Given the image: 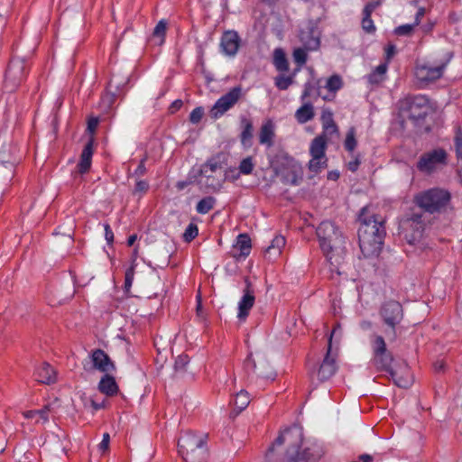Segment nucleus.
<instances>
[{
    "label": "nucleus",
    "mask_w": 462,
    "mask_h": 462,
    "mask_svg": "<svg viewBox=\"0 0 462 462\" xmlns=\"http://www.w3.org/2000/svg\"><path fill=\"white\" fill-rule=\"evenodd\" d=\"M367 79H368L369 83H371V84H379L383 79L382 77H378V75L375 74L374 72H372L371 74H369Z\"/></svg>",
    "instance_id": "62"
},
{
    "label": "nucleus",
    "mask_w": 462,
    "mask_h": 462,
    "mask_svg": "<svg viewBox=\"0 0 462 462\" xmlns=\"http://www.w3.org/2000/svg\"><path fill=\"white\" fill-rule=\"evenodd\" d=\"M326 143L324 136L315 137L310 147V152L312 159L309 162L310 171L318 173L321 169L327 167V158L325 156Z\"/></svg>",
    "instance_id": "11"
},
{
    "label": "nucleus",
    "mask_w": 462,
    "mask_h": 462,
    "mask_svg": "<svg viewBox=\"0 0 462 462\" xmlns=\"http://www.w3.org/2000/svg\"><path fill=\"white\" fill-rule=\"evenodd\" d=\"M137 248H134L132 254V264L131 266L126 270L125 272V291L126 293H129L130 288L132 286L134 274V267H135V261L137 258Z\"/></svg>",
    "instance_id": "35"
},
{
    "label": "nucleus",
    "mask_w": 462,
    "mask_h": 462,
    "mask_svg": "<svg viewBox=\"0 0 462 462\" xmlns=\"http://www.w3.org/2000/svg\"><path fill=\"white\" fill-rule=\"evenodd\" d=\"M388 374L398 387L408 388L412 383V377L405 361L394 364V367Z\"/></svg>",
    "instance_id": "16"
},
{
    "label": "nucleus",
    "mask_w": 462,
    "mask_h": 462,
    "mask_svg": "<svg viewBox=\"0 0 462 462\" xmlns=\"http://www.w3.org/2000/svg\"><path fill=\"white\" fill-rule=\"evenodd\" d=\"M447 164V152L443 149H435L423 153L418 162L417 168L420 171L430 173L439 165Z\"/></svg>",
    "instance_id": "13"
},
{
    "label": "nucleus",
    "mask_w": 462,
    "mask_h": 462,
    "mask_svg": "<svg viewBox=\"0 0 462 462\" xmlns=\"http://www.w3.org/2000/svg\"><path fill=\"white\" fill-rule=\"evenodd\" d=\"M386 69H387V65L386 64H380L379 66H377L375 68V69L373 72L377 74L378 77H382L383 79V75L385 74Z\"/></svg>",
    "instance_id": "64"
},
{
    "label": "nucleus",
    "mask_w": 462,
    "mask_h": 462,
    "mask_svg": "<svg viewBox=\"0 0 462 462\" xmlns=\"http://www.w3.org/2000/svg\"><path fill=\"white\" fill-rule=\"evenodd\" d=\"M51 411L50 405H45L42 409L38 410L37 415L43 422H47L49 420V412Z\"/></svg>",
    "instance_id": "56"
},
{
    "label": "nucleus",
    "mask_w": 462,
    "mask_h": 462,
    "mask_svg": "<svg viewBox=\"0 0 462 462\" xmlns=\"http://www.w3.org/2000/svg\"><path fill=\"white\" fill-rule=\"evenodd\" d=\"M241 124L243 125V131L240 135L241 143L243 145H247L253 137V124L245 117L241 118Z\"/></svg>",
    "instance_id": "36"
},
{
    "label": "nucleus",
    "mask_w": 462,
    "mask_h": 462,
    "mask_svg": "<svg viewBox=\"0 0 462 462\" xmlns=\"http://www.w3.org/2000/svg\"><path fill=\"white\" fill-rule=\"evenodd\" d=\"M300 443H293L287 448L284 462H319L326 453L323 445L319 442L310 443L300 452Z\"/></svg>",
    "instance_id": "5"
},
{
    "label": "nucleus",
    "mask_w": 462,
    "mask_h": 462,
    "mask_svg": "<svg viewBox=\"0 0 462 462\" xmlns=\"http://www.w3.org/2000/svg\"><path fill=\"white\" fill-rule=\"evenodd\" d=\"M239 42L240 39L236 32H226L223 34L220 42L222 51L228 56L236 55L239 48Z\"/></svg>",
    "instance_id": "23"
},
{
    "label": "nucleus",
    "mask_w": 462,
    "mask_h": 462,
    "mask_svg": "<svg viewBox=\"0 0 462 462\" xmlns=\"http://www.w3.org/2000/svg\"><path fill=\"white\" fill-rule=\"evenodd\" d=\"M285 441H290L291 446L293 443L301 442L302 441V431L299 428L287 429L284 432L279 435L273 445L268 448L266 457H269L270 455L273 452L275 446H282Z\"/></svg>",
    "instance_id": "22"
},
{
    "label": "nucleus",
    "mask_w": 462,
    "mask_h": 462,
    "mask_svg": "<svg viewBox=\"0 0 462 462\" xmlns=\"http://www.w3.org/2000/svg\"><path fill=\"white\" fill-rule=\"evenodd\" d=\"M25 63L23 60L13 59L5 72V87L12 92L14 91L24 79Z\"/></svg>",
    "instance_id": "14"
},
{
    "label": "nucleus",
    "mask_w": 462,
    "mask_h": 462,
    "mask_svg": "<svg viewBox=\"0 0 462 462\" xmlns=\"http://www.w3.org/2000/svg\"><path fill=\"white\" fill-rule=\"evenodd\" d=\"M254 167L253 158L248 156L241 161L238 169L240 173L248 175L252 173Z\"/></svg>",
    "instance_id": "44"
},
{
    "label": "nucleus",
    "mask_w": 462,
    "mask_h": 462,
    "mask_svg": "<svg viewBox=\"0 0 462 462\" xmlns=\"http://www.w3.org/2000/svg\"><path fill=\"white\" fill-rule=\"evenodd\" d=\"M366 212L367 208H364L359 214L358 240L365 257H371L380 254L385 231L383 219L374 214L366 216Z\"/></svg>",
    "instance_id": "1"
},
{
    "label": "nucleus",
    "mask_w": 462,
    "mask_h": 462,
    "mask_svg": "<svg viewBox=\"0 0 462 462\" xmlns=\"http://www.w3.org/2000/svg\"><path fill=\"white\" fill-rule=\"evenodd\" d=\"M215 203V198L210 196L206 197L198 202L196 207L197 212L199 214H207L214 208Z\"/></svg>",
    "instance_id": "38"
},
{
    "label": "nucleus",
    "mask_w": 462,
    "mask_h": 462,
    "mask_svg": "<svg viewBox=\"0 0 462 462\" xmlns=\"http://www.w3.org/2000/svg\"><path fill=\"white\" fill-rule=\"evenodd\" d=\"M214 174V172L199 174L202 178L199 183L209 190L217 191L221 188L223 180L216 177Z\"/></svg>",
    "instance_id": "31"
},
{
    "label": "nucleus",
    "mask_w": 462,
    "mask_h": 462,
    "mask_svg": "<svg viewBox=\"0 0 462 462\" xmlns=\"http://www.w3.org/2000/svg\"><path fill=\"white\" fill-rule=\"evenodd\" d=\"M331 349L330 344H328L326 356L318 370V377L320 382L328 380L337 369L336 358L331 355Z\"/></svg>",
    "instance_id": "20"
},
{
    "label": "nucleus",
    "mask_w": 462,
    "mask_h": 462,
    "mask_svg": "<svg viewBox=\"0 0 462 462\" xmlns=\"http://www.w3.org/2000/svg\"><path fill=\"white\" fill-rule=\"evenodd\" d=\"M98 122H99V120L97 117H91L88 121L87 130H88V132H89L91 134L92 136H93L94 133L96 132V129L98 125Z\"/></svg>",
    "instance_id": "55"
},
{
    "label": "nucleus",
    "mask_w": 462,
    "mask_h": 462,
    "mask_svg": "<svg viewBox=\"0 0 462 462\" xmlns=\"http://www.w3.org/2000/svg\"><path fill=\"white\" fill-rule=\"evenodd\" d=\"M252 248L251 238L247 234H240L233 246L232 256L237 260L249 255Z\"/></svg>",
    "instance_id": "24"
},
{
    "label": "nucleus",
    "mask_w": 462,
    "mask_h": 462,
    "mask_svg": "<svg viewBox=\"0 0 462 462\" xmlns=\"http://www.w3.org/2000/svg\"><path fill=\"white\" fill-rule=\"evenodd\" d=\"M183 105V102L182 100L180 99H176L175 101H173L171 103V105L169 107V110L171 114L175 113L176 111H178Z\"/></svg>",
    "instance_id": "61"
},
{
    "label": "nucleus",
    "mask_w": 462,
    "mask_h": 462,
    "mask_svg": "<svg viewBox=\"0 0 462 462\" xmlns=\"http://www.w3.org/2000/svg\"><path fill=\"white\" fill-rule=\"evenodd\" d=\"M166 29L167 23L164 20H161L153 29L151 41H154L157 45H162L164 42Z\"/></svg>",
    "instance_id": "33"
},
{
    "label": "nucleus",
    "mask_w": 462,
    "mask_h": 462,
    "mask_svg": "<svg viewBox=\"0 0 462 462\" xmlns=\"http://www.w3.org/2000/svg\"><path fill=\"white\" fill-rule=\"evenodd\" d=\"M449 57H451V55ZM449 59L450 58H448L442 64L434 66V67L429 66L426 64L418 65L416 67V70H415L416 78L420 81H423V82H430V81H434L436 79H439V78H441V76L443 74V70H444L447 63L448 62Z\"/></svg>",
    "instance_id": "17"
},
{
    "label": "nucleus",
    "mask_w": 462,
    "mask_h": 462,
    "mask_svg": "<svg viewBox=\"0 0 462 462\" xmlns=\"http://www.w3.org/2000/svg\"><path fill=\"white\" fill-rule=\"evenodd\" d=\"M144 163V159H142L140 161L138 168L135 170V171L132 174V178L135 180V189L134 192H142L144 189V182L141 179L142 175L144 172V170L143 169Z\"/></svg>",
    "instance_id": "37"
},
{
    "label": "nucleus",
    "mask_w": 462,
    "mask_h": 462,
    "mask_svg": "<svg viewBox=\"0 0 462 462\" xmlns=\"http://www.w3.org/2000/svg\"><path fill=\"white\" fill-rule=\"evenodd\" d=\"M16 161L11 144H4L0 150V190H3L14 175Z\"/></svg>",
    "instance_id": "8"
},
{
    "label": "nucleus",
    "mask_w": 462,
    "mask_h": 462,
    "mask_svg": "<svg viewBox=\"0 0 462 462\" xmlns=\"http://www.w3.org/2000/svg\"><path fill=\"white\" fill-rule=\"evenodd\" d=\"M416 25L414 23L411 24H402L400 26H397L393 32L397 36H411L413 33L414 28Z\"/></svg>",
    "instance_id": "45"
},
{
    "label": "nucleus",
    "mask_w": 462,
    "mask_h": 462,
    "mask_svg": "<svg viewBox=\"0 0 462 462\" xmlns=\"http://www.w3.org/2000/svg\"><path fill=\"white\" fill-rule=\"evenodd\" d=\"M198 234H199V229H198L197 225L190 223L187 226V228L183 234V238L186 242H190L198 236Z\"/></svg>",
    "instance_id": "47"
},
{
    "label": "nucleus",
    "mask_w": 462,
    "mask_h": 462,
    "mask_svg": "<svg viewBox=\"0 0 462 462\" xmlns=\"http://www.w3.org/2000/svg\"><path fill=\"white\" fill-rule=\"evenodd\" d=\"M306 49L298 48L293 51V58L295 62L301 67L307 61V52Z\"/></svg>",
    "instance_id": "48"
},
{
    "label": "nucleus",
    "mask_w": 462,
    "mask_h": 462,
    "mask_svg": "<svg viewBox=\"0 0 462 462\" xmlns=\"http://www.w3.org/2000/svg\"><path fill=\"white\" fill-rule=\"evenodd\" d=\"M244 366L246 371L251 370L261 378L273 381L276 377V373L263 355H258L257 359L254 360L252 358V354H249L245 360Z\"/></svg>",
    "instance_id": "12"
},
{
    "label": "nucleus",
    "mask_w": 462,
    "mask_h": 462,
    "mask_svg": "<svg viewBox=\"0 0 462 462\" xmlns=\"http://www.w3.org/2000/svg\"><path fill=\"white\" fill-rule=\"evenodd\" d=\"M372 365L378 371L390 372L393 367V356L387 350L385 341L382 336H377L373 342Z\"/></svg>",
    "instance_id": "7"
},
{
    "label": "nucleus",
    "mask_w": 462,
    "mask_h": 462,
    "mask_svg": "<svg viewBox=\"0 0 462 462\" xmlns=\"http://www.w3.org/2000/svg\"><path fill=\"white\" fill-rule=\"evenodd\" d=\"M397 107L402 128H404L405 120L409 119L417 128L418 133L422 134L430 131V126H424L425 119L430 110V101L426 96L406 97L398 101Z\"/></svg>",
    "instance_id": "3"
},
{
    "label": "nucleus",
    "mask_w": 462,
    "mask_h": 462,
    "mask_svg": "<svg viewBox=\"0 0 462 462\" xmlns=\"http://www.w3.org/2000/svg\"><path fill=\"white\" fill-rule=\"evenodd\" d=\"M287 162L288 167L281 171L282 181L285 185H298L302 180L301 169L291 158H288Z\"/></svg>",
    "instance_id": "21"
},
{
    "label": "nucleus",
    "mask_w": 462,
    "mask_h": 462,
    "mask_svg": "<svg viewBox=\"0 0 462 462\" xmlns=\"http://www.w3.org/2000/svg\"><path fill=\"white\" fill-rule=\"evenodd\" d=\"M93 369L101 373H109L116 370V365L108 355L102 349H95L90 355Z\"/></svg>",
    "instance_id": "19"
},
{
    "label": "nucleus",
    "mask_w": 462,
    "mask_h": 462,
    "mask_svg": "<svg viewBox=\"0 0 462 462\" xmlns=\"http://www.w3.org/2000/svg\"><path fill=\"white\" fill-rule=\"evenodd\" d=\"M109 441H110V436L108 433H105L103 435L102 441L99 443V448L103 451H106L108 449L109 447Z\"/></svg>",
    "instance_id": "60"
},
{
    "label": "nucleus",
    "mask_w": 462,
    "mask_h": 462,
    "mask_svg": "<svg viewBox=\"0 0 462 462\" xmlns=\"http://www.w3.org/2000/svg\"><path fill=\"white\" fill-rule=\"evenodd\" d=\"M292 84V78L288 76H279L275 79V85L281 90L287 89Z\"/></svg>",
    "instance_id": "49"
},
{
    "label": "nucleus",
    "mask_w": 462,
    "mask_h": 462,
    "mask_svg": "<svg viewBox=\"0 0 462 462\" xmlns=\"http://www.w3.org/2000/svg\"><path fill=\"white\" fill-rule=\"evenodd\" d=\"M380 5H381V0L370 2L367 5H365V6L363 9V11H365L366 13L368 12V14H372V13L374 11V9L376 7H378Z\"/></svg>",
    "instance_id": "58"
},
{
    "label": "nucleus",
    "mask_w": 462,
    "mask_h": 462,
    "mask_svg": "<svg viewBox=\"0 0 462 462\" xmlns=\"http://www.w3.org/2000/svg\"><path fill=\"white\" fill-rule=\"evenodd\" d=\"M36 380L42 383L51 384L56 381L55 371L48 363H42L35 372Z\"/></svg>",
    "instance_id": "29"
},
{
    "label": "nucleus",
    "mask_w": 462,
    "mask_h": 462,
    "mask_svg": "<svg viewBox=\"0 0 462 462\" xmlns=\"http://www.w3.org/2000/svg\"><path fill=\"white\" fill-rule=\"evenodd\" d=\"M242 95L243 88L241 86L231 88L226 94L217 100L210 110L211 117L217 119L222 116L238 102Z\"/></svg>",
    "instance_id": "10"
},
{
    "label": "nucleus",
    "mask_w": 462,
    "mask_h": 462,
    "mask_svg": "<svg viewBox=\"0 0 462 462\" xmlns=\"http://www.w3.org/2000/svg\"><path fill=\"white\" fill-rule=\"evenodd\" d=\"M297 121L300 124L307 123L314 117L313 106L310 103L301 106L295 113Z\"/></svg>",
    "instance_id": "32"
},
{
    "label": "nucleus",
    "mask_w": 462,
    "mask_h": 462,
    "mask_svg": "<svg viewBox=\"0 0 462 462\" xmlns=\"http://www.w3.org/2000/svg\"><path fill=\"white\" fill-rule=\"evenodd\" d=\"M337 133L338 128L336 123H333L331 125H323V133L319 136H324L325 140L327 141L328 136L331 137L333 134H337Z\"/></svg>",
    "instance_id": "51"
},
{
    "label": "nucleus",
    "mask_w": 462,
    "mask_h": 462,
    "mask_svg": "<svg viewBox=\"0 0 462 462\" xmlns=\"http://www.w3.org/2000/svg\"><path fill=\"white\" fill-rule=\"evenodd\" d=\"M357 145V141L356 139V130L354 127L348 129L346 136V140L344 143L345 149L347 152H352Z\"/></svg>",
    "instance_id": "41"
},
{
    "label": "nucleus",
    "mask_w": 462,
    "mask_h": 462,
    "mask_svg": "<svg viewBox=\"0 0 462 462\" xmlns=\"http://www.w3.org/2000/svg\"><path fill=\"white\" fill-rule=\"evenodd\" d=\"M204 115V109L201 106L194 108L189 115V121L192 124H198Z\"/></svg>",
    "instance_id": "52"
},
{
    "label": "nucleus",
    "mask_w": 462,
    "mask_h": 462,
    "mask_svg": "<svg viewBox=\"0 0 462 462\" xmlns=\"http://www.w3.org/2000/svg\"><path fill=\"white\" fill-rule=\"evenodd\" d=\"M380 315L390 328L393 337H395V328L403 319V309L400 302L389 300L383 303L380 309Z\"/></svg>",
    "instance_id": "9"
},
{
    "label": "nucleus",
    "mask_w": 462,
    "mask_h": 462,
    "mask_svg": "<svg viewBox=\"0 0 462 462\" xmlns=\"http://www.w3.org/2000/svg\"><path fill=\"white\" fill-rule=\"evenodd\" d=\"M359 165L360 160L358 157H356L354 161L348 162L347 168L349 171L355 172L356 171H357Z\"/></svg>",
    "instance_id": "63"
},
{
    "label": "nucleus",
    "mask_w": 462,
    "mask_h": 462,
    "mask_svg": "<svg viewBox=\"0 0 462 462\" xmlns=\"http://www.w3.org/2000/svg\"><path fill=\"white\" fill-rule=\"evenodd\" d=\"M189 358L186 355H180L177 357L174 364V369L176 372H184L186 365L189 364Z\"/></svg>",
    "instance_id": "50"
},
{
    "label": "nucleus",
    "mask_w": 462,
    "mask_h": 462,
    "mask_svg": "<svg viewBox=\"0 0 462 462\" xmlns=\"http://www.w3.org/2000/svg\"><path fill=\"white\" fill-rule=\"evenodd\" d=\"M205 439L202 437H197L192 432H186L179 439L178 448L180 455L184 460H188L187 456L189 452H194L203 447Z\"/></svg>",
    "instance_id": "15"
},
{
    "label": "nucleus",
    "mask_w": 462,
    "mask_h": 462,
    "mask_svg": "<svg viewBox=\"0 0 462 462\" xmlns=\"http://www.w3.org/2000/svg\"><path fill=\"white\" fill-rule=\"evenodd\" d=\"M98 390L100 393L107 396H113L116 394L118 392V385L115 377L110 375L108 373H106L98 383Z\"/></svg>",
    "instance_id": "28"
},
{
    "label": "nucleus",
    "mask_w": 462,
    "mask_h": 462,
    "mask_svg": "<svg viewBox=\"0 0 462 462\" xmlns=\"http://www.w3.org/2000/svg\"><path fill=\"white\" fill-rule=\"evenodd\" d=\"M250 399L249 394L246 391L241 390L235 398V406L237 409V412L244 411L249 404Z\"/></svg>",
    "instance_id": "39"
},
{
    "label": "nucleus",
    "mask_w": 462,
    "mask_h": 462,
    "mask_svg": "<svg viewBox=\"0 0 462 462\" xmlns=\"http://www.w3.org/2000/svg\"><path fill=\"white\" fill-rule=\"evenodd\" d=\"M300 40L308 51H315L320 45L319 37L316 29L312 26L308 27L307 30L300 31Z\"/></svg>",
    "instance_id": "26"
},
{
    "label": "nucleus",
    "mask_w": 462,
    "mask_h": 462,
    "mask_svg": "<svg viewBox=\"0 0 462 462\" xmlns=\"http://www.w3.org/2000/svg\"><path fill=\"white\" fill-rule=\"evenodd\" d=\"M400 226L406 242L409 245H415L420 241L425 228L422 214L419 212L406 214L402 219Z\"/></svg>",
    "instance_id": "6"
},
{
    "label": "nucleus",
    "mask_w": 462,
    "mask_h": 462,
    "mask_svg": "<svg viewBox=\"0 0 462 462\" xmlns=\"http://www.w3.org/2000/svg\"><path fill=\"white\" fill-rule=\"evenodd\" d=\"M342 85L343 82L341 77L338 75H332L327 80L326 88L331 92H336L342 88Z\"/></svg>",
    "instance_id": "42"
},
{
    "label": "nucleus",
    "mask_w": 462,
    "mask_h": 462,
    "mask_svg": "<svg viewBox=\"0 0 462 462\" xmlns=\"http://www.w3.org/2000/svg\"><path fill=\"white\" fill-rule=\"evenodd\" d=\"M321 121L323 125L335 123L333 119V113L328 109H324L321 114Z\"/></svg>",
    "instance_id": "54"
},
{
    "label": "nucleus",
    "mask_w": 462,
    "mask_h": 462,
    "mask_svg": "<svg viewBox=\"0 0 462 462\" xmlns=\"http://www.w3.org/2000/svg\"><path fill=\"white\" fill-rule=\"evenodd\" d=\"M154 346L156 347L158 352V356L156 357L155 362L157 365H160V367H162L163 363L166 360V356H162V351H165L166 347L162 348L161 346H158L157 339L154 340Z\"/></svg>",
    "instance_id": "53"
},
{
    "label": "nucleus",
    "mask_w": 462,
    "mask_h": 462,
    "mask_svg": "<svg viewBox=\"0 0 462 462\" xmlns=\"http://www.w3.org/2000/svg\"><path fill=\"white\" fill-rule=\"evenodd\" d=\"M93 143L94 137H90L88 142L85 144L84 149L80 155V161L78 164L79 171L83 174L88 171L91 166V159L93 155Z\"/></svg>",
    "instance_id": "27"
},
{
    "label": "nucleus",
    "mask_w": 462,
    "mask_h": 462,
    "mask_svg": "<svg viewBox=\"0 0 462 462\" xmlns=\"http://www.w3.org/2000/svg\"><path fill=\"white\" fill-rule=\"evenodd\" d=\"M105 229V237L108 244H112L114 241V233L110 228V226L108 224L104 225Z\"/></svg>",
    "instance_id": "57"
},
{
    "label": "nucleus",
    "mask_w": 462,
    "mask_h": 462,
    "mask_svg": "<svg viewBox=\"0 0 462 462\" xmlns=\"http://www.w3.org/2000/svg\"><path fill=\"white\" fill-rule=\"evenodd\" d=\"M273 64L277 70L287 71L289 63L284 51L282 49H275L273 52Z\"/></svg>",
    "instance_id": "34"
},
{
    "label": "nucleus",
    "mask_w": 462,
    "mask_h": 462,
    "mask_svg": "<svg viewBox=\"0 0 462 462\" xmlns=\"http://www.w3.org/2000/svg\"><path fill=\"white\" fill-rule=\"evenodd\" d=\"M227 156L225 153H217L216 156L210 158L204 164L201 165L199 174H206L208 172L217 173L222 171L226 165Z\"/></svg>",
    "instance_id": "25"
},
{
    "label": "nucleus",
    "mask_w": 462,
    "mask_h": 462,
    "mask_svg": "<svg viewBox=\"0 0 462 462\" xmlns=\"http://www.w3.org/2000/svg\"><path fill=\"white\" fill-rule=\"evenodd\" d=\"M155 286H154V291H151V294L148 296V298L151 300L152 297H154L156 299L155 302H154V305L152 306V310H158L162 305V299H158L160 296H162V293L163 291V288H162V282L160 279H158L155 282Z\"/></svg>",
    "instance_id": "40"
},
{
    "label": "nucleus",
    "mask_w": 462,
    "mask_h": 462,
    "mask_svg": "<svg viewBox=\"0 0 462 462\" xmlns=\"http://www.w3.org/2000/svg\"><path fill=\"white\" fill-rule=\"evenodd\" d=\"M450 193L443 189L433 188L417 194L414 201L425 212L435 214L447 210L450 203Z\"/></svg>",
    "instance_id": "4"
},
{
    "label": "nucleus",
    "mask_w": 462,
    "mask_h": 462,
    "mask_svg": "<svg viewBox=\"0 0 462 462\" xmlns=\"http://www.w3.org/2000/svg\"><path fill=\"white\" fill-rule=\"evenodd\" d=\"M285 245V238L282 236H275L271 245L266 248V253H270L271 250H276L278 254L281 252V248Z\"/></svg>",
    "instance_id": "46"
},
{
    "label": "nucleus",
    "mask_w": 462,
    "mask_h": 462,
    "mask_svg": "<svg viewBox=\"0 0 462 462\" xmlns=\"http://www.w3.org/2000/svg\"><path fill=\"white\" fill-rule=\"evenodd\" d=\"M319 246L330 264L337 269L346 254V240L339 228L331 221L321 222L317 230Z\"/></svg>",
    "instance_id": "2"
},
{
    "label": "nucleus",
    "mask_w": 462,
    "mask_h": 462,
    "mask_svg": "<svg viewBox=\"0 0 462 462\" xmlns=\"http://www.w3.org/2000/svg\"><path fill=\"white\" fill-rule=\"evenodd\" d=\"M396 47L393 44H388L385 48V59L389 61L395 54Z\"/></svg>",
    "instance_id": "59"
},
{
    "label": "nucleus",
    "mask_w": 462,
    "mask_h": 462,
    "mask_svg": "<svg viewBox=\"0 0 462 462\" xmlns=\"http://www.w3.org/2000/svg\"><path fill=\"white\" fill-rule=\"evenodd\" d=\"M245 288L243 292L244 295L238 302V314L237 318L240 320H245L249 314V310L254 304V292L252 290V284L247 277L245 278Z\"/></svg>",
    "instance_id": "18"
},
{
    "label": "nucleus",
    "mask_w": 462,
    "mask_h": 462,
    "mask_svg": "<svg viewBox=\"0 0 462 462\" xmlns=\"http://www.w3.org/2000/svg\"><path fill=\"white\" fill-rule=\"evenodd\" d=\"M362 28L365 32L368 33H373L375 32V26L374 24L373 20L371 19V14H368V12L363 11V18H362Z\"/></svg>",
    "instance_id": "43"
},
{
    "label": "nucleus",
    "mask_w": 462,
    "mask_h": 462,
    "mask_svg": "<svg viewBox=\"0 0 462 462\" xmlns=\"http://www.w3.org/2000/svg\"><path fill=\"white\" fill-rule=\"evenodd\" d=\"M274 137V125L271 120H268L261 127L259 134V142L262 144H266L271 147L273 144Z\"/></svg>",
    "instance_id": "30"
}]
</instances>
